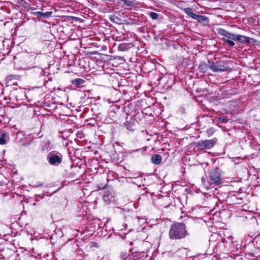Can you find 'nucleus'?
<instances>
[{"label": "nucleus", "instance_id": "1", "mask_svg": "<svg viewBox=\"0 0 260 260\" xmlns=\"http://www.w3.org/2000/svg\"><path fill=\"white\" fill-rule=\"evenodd\" d=\"M37 55H35L34 53H26L23 54L21 60V68L24 70H29L36 68L35 78L39 82H43L44 85L45 73L43 69L36 67L34 64L35 63V59Z\"/></svg>", "mask_w": 260, "mask_h": 260}, {"label": "nucleus", "instance_id": "2", "mask_svg": "<svg viewBox=\"0 0 260 260\" xmlns=\"http://www.w3.org/2000/svg\"><path fill=\"white\" fill-rule=\"evenodd\" d=\"M189 235L183 222H175L170 226L169 236L171 240H181Z\"/></svg>", "mask_w": 260, "mask_h": 260}, {"label": "nucleus", "instance_id": "3", "mask_svg": "<svg viewBox=\"0 0 260 260\" xmlns=\"http://www.w3.org/2000/svg\"><path fill=\"white\" fill-rule=\"evenodd\" d=\"M216 30L219 35L241 44H249L251 41H254V39L245 36L230 33L221 28H217Z\"/></svg>", "mask_w": 260, "mask_h": 260}, {"label": "nucleus", "instance_id": "4", "mask_svg": "<svg viewBox=\"0 0 260 260\" xmlns=\"http://www.w3.org/2000/svg\"><path fill=\"white\" fill-rule=\"evenodd\" d=\"M208 63H209V69L214 72L226 71L229 68L228 64L221 60H218L214 62L209 59Z\"/></svg>", "mask_w": 260, "mask_h": 260}, {"label": "nucleus", "instance_id": "5", "mask_svg": "<svg viewBox=\"0 0 260 260\" xmlns=\"http://www.w3.org/2000/svg\"><path fill=\"white\" fill-rule=\"evenodd\" d=\"M62 157V155L60 152L52 151L47 154V160L50 165L57 166L61 163Z\"/></svg>", "mask_w": 260, "mask_h": 260}, {"label": "nucleus", "instance_id": "6", "mask_svg": "<svg viewBox=\"0 0 260 260\" xmlns=\"http://www.w3.org/2000/svg\"><path fill=\"white\" fill-rule=\"evenodd\" d=\"M207 178L209 179V182L214 185H219L221 183V175L217 168L209 170Z\"/></svg>", "mask_w": 260, "mask_h": 260}, {"label": "nucleus", "instance_id": "7", "mask_svg": "<svg viewBox=\"0 0 260 260\" xmlns=\"http://www.w3.org/2000/svg\"><path fill=\"white\" fill-rule=\"evenodd\" d=\"M217 140L214 138L211 140H206L205 141H199L197 144V146L200 149H210L214 147L217 143Z\"/></svg>", "mask_w": 260, "mask_h": 260}, {"label": "nucleus", "instance_id": "8", "mask_svg": "<svg viewBox=\"0 0 260 260\" xmlns=\"http://www.w3.org/2000/svg\"><path fill=\"white\" fill-rule=\"evenodd\" d=\"M137 251L134 248L129 249L128 252H122L120 255V258L121 260H135Z\"/></svg>", "mask_w": 260, "mask_h": 260}, {"label": "nucleus", "instance_id": "9", "mask_svg": "<svg viewBox=\"0 0 260 260\" xmlns=\"http://www.w3.org/2000/svg\"><path fill=\"white\" fill-rule=\"evenodd\" d=\"M137 122L135 119L131 117L128 118V117H126V121L123 123V125L128 131H134L135 124Z\"/></svg>", "mask_w": 260, "mask_h": 260}, {"label": "nucleus", "instance_id": "10", "mask_svg": "<svg viewBox=\"0 0 260 260\" xmlns=\"http://www.w3.org/2000/svg\"><path fill=\"white\" fill-rule=\"evenodd\" d=\"M194 19L197 20L198 22L202 23L204 26H207L209 25V19L205 16L197 14Z\"/></svg>", "mask_w": 260, "mask_h": 260}, {"label": "nucleus", "instance_id": "11", "mask_svg": "<svg viewBox=\"0 0 260 260\" xmlns=\"http://www.w3.org/2000/svg\"><path fill=\"white\" fill-rule=\"evenodd\" d=\"M52 12H34V15L37 16L38 18H49L51 16Z\"/></svg>", "mask_w": 260, "mask_h": 260}, {"label": "nucleus", "instance_id": "12", "mask_svg": "<svg viewBox=\"0 0 260 260\" xmlns=\"http://www.w3.org/2000/svg\"><path fill=\"white\" fill-rule=\"evenodd\" d=\"M161 160V156L159 154H154L151 157V161L156 165H159Z\"/></svg>", "mask_w": 260, "mask_h": 260}, {"label": "nucleus", "instance_id": "13", "mask_svg": "<svg viewBox=\"0 0 260 260\" xmlns=\"http://www.w3.org/2000/svg\"><path fill=\"white\" fill-rule=\"evenodd\" d=\"M117 3L122 2L124 5L130 7H134L135 5L134 0H116Z\"/></svg>", "mask_w": 260, "mask_h": 260}, {"label": "nucleus", "instance_id": "14", "mask_svg": "<svg viewBox=\"0 0 260 260\" xmlns=\"http://www.w3.org/2000/svg\"><path fill=\"white\" fill-rule=\"evenodd\" d=\"M103 199L108 204L114 201L113 197L109 193H105L103 196Z\"/></svg>", "mask_w": 260, "mask_h": 260}, {"label": "nucleus", "instance_id": "15", "mask_svg": "<svg viewBox=\"0 0 260 260\" xmlns=\"http://www.w3.org/2000/svg\"><path fill=\"white\" fill-rule=\"evenodd\" d=\"M129 46V44L121 43L118 46V50L122 51H126L130 48Z\"/></svg>", "mask_w": 260, "mask_h": 260}, {"label": "nucleus", "instance_id": "16", "mask_svg": "<svg viewBox=\"0 0 260 260\" xmlns=\"http://www.w3.org/2000/svg\"><path fill=\"white\" fill-rule=\"evenodd\" d=\"M199 70L202 73H206L208 69H209V63L208 64L206 63L201 64L199 67Z\"/></svg>", "mask_w": 260, "mask_h": 260}, {"label": "nucleus", "instance_id": "17", "mask_svg": "<svg viewBox=\"0 0 260 260\" xmlns=\"http://www.w3.org/2000/svg\"><path fill=\"white\" fill-rule=\"evenodd\" d=\"M184 12L188 16L194 19L196 16V14L193 13L192 9L190 8H186L184 9Z\"/></svg>", "mask_w": 260, "mask_h": 260}, {"label": "nucleus", "instance_id": "18", "mask_svg": "<svg viewBox=\"0 0 260 260\" xmlns=\"http://www.w3.org/2000/svg\"><path fill=\"white\" fill-rule=\"evenodd\" d=\"M221 40L224 43L226 44L229 46L231 47H233L235 45V43L233 41V40H232L231 39H229L226 37L222 38Z\"/></svg>", "mask_w": 260, "mask_h": 260}, {"label": "nucleus", "instance_id": "19", "mask_svg": "<svg viewBox=\"0 0 260 260\" xmlns=\"http://www.w3.org/2000/svg\"><path fill=\"white\" fill-rule=\"evenodd\" d=\"M84 82H85V81L80 78L75 79V80H73L72 81V83L73 84L76 85L77 87H80L83 84H84Z\"/></svg>", "mask_w": 260, "mask_h": 260}, {"label": "nucleus", "instance_id": "20", "mask_svg": "<svg viewBox=\"0 0 260 260\" xmlns=\"http://www.w3.org/2000/svg\"><path fill=\"white\" fill-rule=\"evenodd\" d=\"M7 137L6 133H3L0 136V145H4L6 143V138Z\"/></svg>", "mask_w": 260, "mask_h": 260}, {"label": "nucleus", "instance_id": "21", "mask_svg": "<svg viewBox=\"0 0 260 260\" xmlns=\"http://www.w3.org/2000/svg\"><path fill=\"white\" fill-rule=\"evenodd\" d=\"M149 15L151 17V18L153 20L156 19L158 18V14L155 12H151Z\"/></svg>", "mask_w": 260, "mask_h": 260}, {"label": "nucleus", "instance_id": "22", "mask_svg": "<svg viewBox=\"0 0 260 260\" xmlns=\"http://www.w3.org/2000/svg\"><path fill=\"white\" fill-rule=\"evenodd\" d=\"M206 134L207 135V136L208 137H210L213 134V131L212 129H208L206 131Z\"/></svg>", "mask_w": 260, "mask_h": 260}, {"label": "nucleus", "instance_id": "23", "mask_svg": "<svg viewBox=\"0 0 260 260\" xmlns=\"http://www.w3.org/2000/svg\"><path fill=\"white\" fill-rule=\"evenodd\" d=\"M219 120L223 123H226L228 120L225 118H220Z\"/></svg>", "mask_w": 260, "mask_h": 260}, {"label": "nucleus", "instance_id": "24", "mask_svg": "<svg viewBox=\"0 0 260 260\" xmlns=\"http://www.w3.org/2000/svg\"><path fill=\"white\" fill-rule=\"evenodd\" d=\"M202 182L205 181V178L204 177H202Z\"/></svg>", "mask_w": 260, "mask_h": 260}, {"label": "nucleus", "instance_id": "25", "mask_svg": "<svg viewBox=\"0 0 260 260\" xmlns=\"http://www.w3.org/2000/svg\"><path fill=\"white\" fill-rule=\"evenodd\" d=\"M50 141H48V142H47V144H48V145H49V144H50Z\"/></svg>", "mask_w": 260, "mask_h": 260}]
</instances>
